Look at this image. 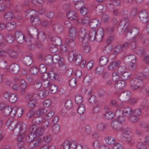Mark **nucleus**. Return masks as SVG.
Masks as SVG:
<instances>
[{"mask_svg": "<svg viewBox=\"0 0 149 149\" xmlns=\"http://www.w3.org/2000/svg\"><path fill=\"white\" fill-rule=\"evenodd\" d=\"M32 3L34 5L42 6L44 3L43 0H32Z\"/></svg>", "mask_w": 149, "mask_h": 149, "instance_id": "obj_44", "label": "nucleus"}, {"mask_svg": "<svg viewBox=\"0 0 149 149\" xmlns=\"http://www.w3.org/2000/svg\"><path fill=\"white\" fill-rule=\"evenodd\" d=\"M126 59L128 60L129 63L135 62L136 60V56L133 54L130 55L126 57Z\"/></svg>", "mask_w": 149, "mask_h": 149, "instance_id": "obj_39", "label": "nucleus"}, {"mask_svg": "<svg viewBox=\"0 0 149 149\" xmlns=\"http://www.w3.org/2000/svg\"><path fill=\"white\" fill-rule=\"evenodd\" d=\"M31 22L34 25H39L41 24V21L39 17L38 16H36L34 19H31Z\"/></svg>", "mask_w": 149, "mask_h": 149, "instance_id": "obj_42", "label": "nucleus"}, {"mask_svg": "<svg viewBox=\"0 0 149 149\" xmlns=\"http://www.w3.org/2000/svg\"><path fill=\"white\" fill-rule=\"evenodd\" d=\"M17 95L15 94H12L10 95L9 98V100L11 103H15L17 100Z\"/></svg>", "mask_w": 149, "mask_h": 149, "instance_id": "obj_53", "label": "nucleus"}, {"mask_svg": "<svg viewBox=\"0 0 149 149\" xmlns=\"http://www.w3.org/2000/svg\"><path fill=\"white\" fill-rule=\"evenodd\" d=\"M3 111V114L5 116H8L10 114V111H11V107L9 106L5 108Z\"/></svg>", "mask_w": 149, "mask_h": 149, "instance_id": "obj_36", "label": "nucleus"}, {"mask_svg": "<svg viewBox=\"0 0 149 149\" xmlns=\"http://www.w3.org/2000/svg\"><path fill=\"white\" fill-rule=\"evenodd\" d=\"M85 111L84 106L82 104H80L77 110V112L80 114L84 113Z\"/></svg>", "mask_w": 149, "mask_h": 149, "instance_id": "obj_54", "label": "nucleus"}, {"mask_svg": "<svg viewBox=\"0 0 149 149\" xmlns=\"http://www.w3.org/2000/svg\"><path fill=\"white\" fill-rule=\"evenodd\" d=\"M51 83V82L48 80L42 81L41 83V86L45 88H49Z\"/></svg>", "mask_w": 149, "mask_h": 149, "instance_id": "obj_64", "label": "nucleus"}, {"mask_svg": "<svg viewBox=\"0 0 149 149\" xmlns=\"http://www.w3.org/2000/svg\"><path fill=\"white\" fill-rule=\"evenodd\" d=\"M48 73L49 78L51 80L53 81L58 79V76L57 74H55L54 72L51 70Z\"/></svg>", "mask_w": 149, "mask_h": 149, "instance_id": "obj_29", "label": "nucleus"}, {"mask_svg": "<svg viewBox=\"0 0 149 149\" xmlns=\"http://www.w3.org/2000/svg\"><path fill=\"white\" fill-rule=\"evenodd\" d=\"M72 24L70 22L68 23L67 27L69 29V37L70 38L69 40L68 38L66 40V43L68 45L70 48H72L74 46L75 43L74 41V39L77 34V29L76 28L72 27Z\"/></svg>", "mask_w": 149, "mask_h": 149, "instance_id": "obj_2", "label": "nucleus"}, {"mask_svg": "<svg viewBox=\"0 0 149 149\" xmlns=\"http://www.w3.org/2000/svg\"><path fill=\"white\" fill-rule=\"evenodd\" d=\"M104 31L102 29H98L96 31V41L100 42L101 41L104 36Z\"/></svg>", "mask_w": 149, "mask_h": 149, "instance_id": "obj_17", "label": "nucleus"}, {"mask_svg": "<svg viewBox=\"0 0 149 149\" xmlns=\"http://www.w3.org/2000/svg\"><path fill=\"white\" fill-rule=\"evenodd\" d=\"M33 58L32 55L30 54L29 56H26L24 58V63L27 65H30L33 62Z\"/></svg>", "mask_w": 149, "mask_h": 149, "instance_id": "obj_19", "label": "nucleus"}, {"mask_svg": "<svg viewBox=\"0 0 149 149\" xmlns=\"http://www.w3.org/2000/svg\"><path fill=\"white\" fill-rule=\"evenodd\" d=\"M42 128L44 130L49 127V122L47 120L43 119L42 122Z\"/></svg>", "mask_w": 149, "mask_h": 149, "instance_id": "obj_63", "label": "nucleus"}, {"mask_svg": "<svg viewBox=\"0 0 149 149\" xmlns=\"http://www.w3.org/2000/svg\"><path fill=\"white\" fill-rule=\"evenodd\" d=\"M88 12V8L85 6L81 7L80 8V12L83 15L86 14Z\"/></svg>", "mask_w": 149, "mask_h": 149, "instance_id": "obj_61", "label": "nucleus"}, {"mask_svg": "<svg viewBox=\"0 0 149 149\" xmlns=\"http://www.w3.org/2000/svg\"><path fill=\"white\" fill-rule=\"evenodd\" d=\"M119 113L123 114L126 116H129L132 114V110L131 108L128 107L125 108L123 110H118L116 111V114L118 116Z\"/></svg>", "mask_w": 149, "mask_h": 149, "instance_id": "obj_11", "label": "nucleus"}, {"mask_svg": "<svg viewBox=\"0 0 149 149\" xmlns=\"http://www.w3.org/2000/svg\"><path fill=\"white\" fill-rule=\"evenodd\" d=\"M144 77H142L140 74L137 77L133 78L130 81V85L132 88L135 90L136 89L141 92L144 86L143 80Z\"/></svg>", "mask_w": 149, "mask_h": 149, "instance_id": "obj_4", "label": "nucleus"}, {"mask_svg": "<svg viewBox=\"0 0 149 149\" xmlns=\"http://www.w3.org/2000/svg\"><path fill=\"white\" fill-rule=\"evenodd\" d=\"M121 138L123 140L130 143L132 139V137L129 134L128 132H124L121 136Z\"/></svg>", "mask_w": 149, "mask_h": 149, "instance_id": "obj_18", "label": "nucleus"}, {"mask_svg": "<svg viewBox=\"0 0 149 149\" xmlns=\"http://www.w3.org/2000/svg\"><path fill=\"white\" fill-rule=\"evenodd\" d=\"M52 57V59L53 63H56L58 62L60 66V69H63L62 68L63 66H65V60L64 58L60 57L59 55L55 54Z\"/></svg>", "mask_w": 149, "mask_h": 149, "instance_id": "obj_6", "label": "nucleus"}, {"mask_svg": "<svg viewBox=\"0 0 149 149\" xmlns=\"http://www.w3.org/2000/svg\"><path fill=\"white\" fill-rule=\"evenodd\" d=\"M140 38L143 46H147L149 45V40L146 38L145 36L141 35Z\"/></svg>", "mask_w": 149, "mask_h": 149, "instance_id": "obj_26", "label": "nucleus"}, {"mask_svg": "<svg viewBox=\"0 0 149 149\" xmlns=\"http://www.w3.org/2000/svg\"><path fill=\"white\" fill-rule=\"evenodd\" d=\"M122 115V114H120V113H119L118 115V116L116 114V115L117 117V119H116V120L119 123H120L121 125L123 124L125 121V119L124 118L120 116Z\"/></svg>", "mask_w": 149, "mask_h": 149, "instance_id": "obj_45", "label": "nucleus"}, {"mask_svg": "<svg viewBox=\"0 0 149 149\" xmlns=\"http://www.w3.org/2000/svg\"><path fill=\"white\" fill-rule=\"evenodd\" d=\"M105 140L107 143L109 145L114 143L115 142V139L111 136H109L106 137Z\"/></svg>", "mask_w": 149, "mask_h": 149, "instance_id": "obj_52", "label": "nucleus"}, {"mask_svg": "<svg viewBox=\"0 0 149 149\" xmlns=\"http://www.w3.org/2000/svg\"><path fill=\"white\" fill-rule=\"evenodd\" d=\"M36 136L35 134L34 135V133H29L27 136L26 137V140L28 141L31 142L34 140V138Z\"/></svg>", "mask_w": 149, "mask_h": 149, "instance_id": "obj_50", "label": "nucleus"}, {"mask_svg": "<svg viewBox=\"0 0 149 149\" xmlns=\"http://www.w3.org/2000/svg\"><path fill=\"white\" fill-rule=\"evenodd\" d=\"M136 14V11L135 9L133 10L132 12H130L127 10H123L121 12V15L123 19L121 20L119 25H127L129 21L128 19V17H130L131 15L132 16H134Z\"/></svg>", "mask_w": 149, "mask_h": 149, "instance_id": "obj_5", "label": "nucleus"}, {"mask_svg": "<svg viewBox=\"0 0 149 149\" xmlns=\"http://www.w3.org/2000/svg\"><path fill=\"white\" fill-rule=\"evenodd\" d=\"M43 119L41 117H37L35 118L33 120V124L35 125L39 124L40 123H42Z\"/></svg>", "mask_w": 149, "mask_h": 149, "instance_id": "obj_43", "label": "nucleus"}, {"mask_svg": "<svg viewBox=\"0 0 149 149\" xmlns=\"http://www.w3.org/2000/svg\"><path fill=\"white\" fill-rule=\"evenodd\" d=\"M42 141L39 137L34 139L29 143V147L30 148H39L41 144Z\"/></svg>", "mask_w": 149, "mask_h": 149, "instance_id": "obj_7", "label": "nucleus"}, {"mask_svg": "<svg viewBox=\"0 0 149 149\" xmlns=\"http://www.w3.org/2000/svg\"><path fill=\"white\" fill-rule=\"evenodd\" d=\"M126 86V83L123 80H118L115 84V87L119 89H123Z\"/></svg>", "mask_w": 149, "mask_h": 149, "instance_id": "obj_20", "label": "nucleus"}, {"mask_svg": "<svg viewBox=\"0 0 149 149\" xmlns=\"http://www.w3.org/2000/svg\"><path fill=\"white\" fill-rule=\"evenodd\" d=\"M38 71L39 70L41 73H44L46 70V67L44 64H40L38 68Z\"/></svg>", "mask_w": 149, "mask_h": 149, "instance_id": "obj_59", "label": "nucleus"}, {"mask_svg": "<svg viewBox=\"0 0 149 149\" xmlns=\"http://www.w3.org/2000/svg\"><path fill=\"white\" fill-rule=\"evenodd\" d=\"M114 116V113L111 111L106 113L104 116V118L107 120L111 119L113 118Z\"/></svg>", "mask_w": 149, "mask_h": 149, "instance_id": "obj_34", "label": "nucleus"}, {"mask_svg": "<svg viewBox=\"0 0 149 149\" xmlns=\"http://www.w3.org/2000/svg\"><path fill=\"white\" fill-rule=\"evenodd\" d=\"M119 64V62L115 61L111 62L108 66V68L110 70H114L118 67Z\"/></svg>", "mask_w": 149, "mask_h": 149, "instance_id": "obj_32", "label": "nucleus"}, {"mask_svg": "<svg viewBox=\"0 0 149 149\" xmlns=\"http://www.w3.org/2000/svg\"><path fill=\"white\" fill-rule=\"evenodd\" d=\"M47 112V110L45 108L40 109L36 112V114L38 115H43Z\"/></svg>", "mask_w": 149, "mask_h": 149, "instance_id": "obj_62", "label": "nucleus"}, {"mask_svg": "<svg viewBox=\"0 0 149 149\" xmlns=\"http://www.w3.org/2000/svg\"><path fill=\"white\" fill-rule=\"evenodd\" d=\"M38 38L39 41L43 42L45 39L46 37L44 33L40 32L38 34Z\"/></svg>", "mask_w": 149, "mask_h": 149, "instance_id": "obj_51", "label": "nucleus"}, {"mask_svg": "<svg viewBox=\"0 0 149 149\" xmlns=\"http://www.w3.org/2000/svg\"><path fill=\"white\" fill-rule=\"evenodd\" d=\"M48 94V91L47 90H42L38 92V95L41 98H44L47 96Z\"/></svg>", "mask_w": 149, "mask_h": 149, "instance_id": "obj_30", "label": "nucleus"}, {"mask_svg": "<svg viewBox=\"0 0 149 149\" xmlns=\"http://www.w3.org/2000/svg\"><path fill=\"white\" fill-rule=\"evenodd\" d=\"M8 53L10 56L12 58H15L17 57V52L13 49L8 48Z\"/></svg>", "mask_w": 149, "mask_h": 149, "instance_id": "obj_33", "label": "nucleus"}, {"mask_svg": "<svg viewBox=\"0 0 149 149\" xmlns=\"http://www.w3.org/2000/svg\"><path fill=\"white\" fill-rule=\"evenodd\" d=\"M96 31L94 29H92L90 30L89 34V40L91 41H96Z\"/></svg>", "mask_w": 149, "mask_h": 149, "instance_id": "obj_24", "label": "nucleus"}, {"mask_svg": "<svg viewBox=\"0 0 149 149\" xmlns=\"http://www.w3.org/2000/svg\"><path fill=\"white\" fill-rule=\"evenodd\" d=\"M44 129L42 128H38L37 127V129L35 131L34 134H35V136H39L42 135L44 132Z\"/></svg>", "mask_w": 149, "mask_h": 149, "instance_id": "obj_40", "label": "nucleus"}, {"mask_svg": "<svg viewBox=\"0 0 149 149\" xmlns=\"http://www.w3.org/2000/svg\"><path fill=\"white\" fill-rule=\"evenodd\" d=\"M53 60L52 57L50 55L46 56L45 58V62L47 65H52L53 63Z\"/></svg>", "mask_w": 149, "mask_h": 149, "instance_id": "obj_35", "label": "nucleus"}, {"mask_svg": "<svg viewBox=\"0 0 149 149\" xmlns=\"http://www.w3.org/2000/svg\"><path fill=\"white\" fill-rule=\"evenodd\" d=\"M4 17L5 20L6 21H10L12 19L15 18V17L13 12H9L5 14Z\"/></svg>", "mask_w": 149, "mask_h": 149, "instance_id": "obj_27", "label": "nucleus"}, {"mask_svg": "<svg viewBox=\"0 0 149 149\" xmlns=\"http://www.w3.org/2000/svg\"><path fill=\"white\" fill-rule=\"evenodd\" d=\"M100 23V21L96 19L92 20L90 22V25L94 26H98Z\"/></svg>", "mask_w": 149, "mask_h": 149, "instance_id": "obj_57", "label": "nucleus"}, {"mask_svg": "<svg viewBox=\"0 0 149 149\" xmlns=\"http://www.w3.org/2000/svg\"><path fill=\"white\" fill-rule=\"evenodd\" d=\"M49 89L51 93H54L57 91V87L55 85L51 83L50 85L49 86Z\"/></svg>", "mask_w": 149, "mask_h": 149, "instance_id": "obj_38", "label": "nucleus"}, {"mask_svg": "<svg viewBox=\"0 0 149 149\" xmlns=\"http://www.w3.org/2000/svg\"><path fill=\"white\" fill-rule=\"evenodd\" d=\"M76 145L74 142L66 140V149H75Z\"/></svg>", "mask_w": 149, "mask_h": 149, "instance_id": "obj_22", "label": "nucleus"}, {"mask_svg": "<svg viewBox=\"0 0 149 149\" xmlns=\"http://www.w3.org/2000/svg\"><path fill=\"white\" fill-rule=\"evenodd\" d=\"M112 79L114 81H118L120 79V77L118 73L116 72H114L112 74Z\"/></svg>", "mask_w": 149, "mask_h": 149, "instance_id": "obj_48", "label": "nucleus"}, {"mask_svg": "<svg viewBox=\"0 0 149 149\" xmlns=\"http://www.w3.org/2000/svg\"><path fill=\"white\" fill-rule=\"evenodd\" d=\"M104 70L103 66H100L97 67L96 70V74L98 75H100Z\"/></svg>", "mask_w": 149, "mask_h": 149, "instance_id": "obj_60", "label": "nucleus"}, {"mask_svg": "<svg viewBox=\"0 0 149 149\" xmlns=\"http://www.w3.org/2000/svg\"><path fill=\"white\" fill-rule=\"evenodd\" d=\"M19 66L16 63H13L9 66V70L11 73H17L19 71Z\"/></svg>", "mask_w": 149, "mask_h": 149, "instance_id": "obj_12", "label": "nucleus"}, {"mask_svg": "<svg viewBox=\"0 0 149 149\" xmlns=\"http://www.w3.org/2000/svg\"><path fill=\"white\" fill-rule=\"evenodd\" d=\"M139 17L140 21L142 23H145L148 21V22H149V21H148V13L145 10L141 11L139 13Z\"/></svg>", "mask_w": 149, "mask_h": 149, "instance_id": "obj_9", "label": "nucleus"}, {"mask_svg": "<svg viewBox=\"0 0 149 149\" xmlns=\"http://www.w3.org/2000/svg\"><path fill=\"white\" fill-rule=\"evenodd\" d=\"M26 125L25 123H21L19 124L13 132L15 135L19 136L17 140L18 142L22 141L24 137L25 136L26 132H25Z\"/></svg>", "mask_w": 149, "mask_h": 149, "instance_id": "obj_1", "label": "nucleus"}, {"mask_svg": "<svg viewBox=\"0 0 149 149\" xmlns=\"http://www.w3.org/2000/svg\"><path fill=\"white\" fill-rule=\"evenodd\" d=\"M74 51L66 49V55L67 59L70 62L74 61L76 65H79L81 63L82 59V56L80 54H75Z\"/></svg>", "mask_w": 149, "mask_h": 149, "instance_id": "obj_3", "label": "nucleus"}, {"mask_svg": "<svg viewBox=\"0 0 149 149\" xmlns=\"http://www.w3.org/2000/svg\"><path fill=\"white\" fill-rule=\"evenodd\" d=\"M127 31L130 33H132L134 36H137L139 33V30L136 28L129 27L126 28Z\"/></svg>", "mask_w": 149, "mask_h": 149, "instance_id": "obj_25", "label": "nucleus"}, {"mask_svg": "<svg viewBox=\"0 0 149 149\" xmlns=\"http://www.w3.org/2000/svg\"><path fill=\"white\" fill-rule=\"evenodd\" d=\"M137 65L135 62L129 63L128 68L130 70L134 71L136 69Z\"/></svg>", "mask_w": 149, "mask_h": 149, "instance_id": "obj_55", "label": "nucleus"}, {"mask_svg": "<svg viewBox=\"0 0 149 149\" xmlns=\"http://www.w3.org/2000/svg\"><path fill=\"white\" fill-rule=\"evenodd\" d=\"M36 101L35 100H30L28 103V107L31 108H33L36 106Z\"/></svg>", "mask_w": 149, "mask_h": 149, "instance_id": "obj_47", "label": "nucleus"}, {"mask_svg": "<svg viewBox=\"0 0 149 149\" xmlns=\"http://www.w3.org/2000/svg\"><path fill=\"white\" fill-rule=\"evenodd\" d=\"M111 126L112 129L118 131L122 129L121 125L115 119L112 121Z\"/></svg>", "mask_w": 149, "mask_h": 149, "instance_id": "obj_16", "label": "nucleus"}, {"mask_svg": "<svg viewBox=\"0 0 149 149\" xmlns=\"http://www.w3.org/2000/svg\"><path fill=\"white\" fill-rule=\"evenodd\" d=\"M122 46L121 45L118 44L115 47L113 50V54L116 55L123 51Z\"/></svg>", "mask_w": 149, "mask_h": 149, "instance_id": "obj_28", "label": "nucleus"}, {"mask_svg": "<svg viewBox=\"0 0 149 149\" xmlns=\"http://www.w3.org/2000/svg\"><path fill=\"white\" fill-rule=\"evenodd\" d=\"M107 126L105 124L103 123L98 124L97 126V130L100 132H103L104 131L106 128Z\"/></svg>", "mask_w": 149, "mask_h": 149, "instance_id": "obj_31", "label": "nucleus"}, {"mask_svg": "<svg viewBox=\"0 0 149 149\" xmlns=\"http://www.w3.org/2000/svg\"><path fill=\"white\" fill-rule=\"evenodd\" d=\"M108 61V58L106 56H103L102 57L100 60V64L103 66L106 65Z\"/></svg>", "mask_w": 149, "mask_h": 149, "instance_id": "obj_37", "label": "nucleus"}, {"mask_svg": "<svg viewBox=\"0 0 149 149\" xmlns=\"http://www.w3.org/2000/svg\"><path fill=\"white\" fill-rule=\"evenodd\" d=\"M33 88L36 89H39L41 86V83L40 81L38 80H36L35 81L33 84Z\"/></svg>", "mask_w": 149, "mask_h": 149, "instance_id": "obj_46", "label": "nucleus"}, {"mask_svg": "<svg viewBox=\"0 0 149 149\" xmlns=\"http://www.w3.org/2000/svg\"><path fill=\"white\" fill-rule=\"evenodd\" d=\"M104 8L103 5H101L97 6L95 8V11L99 15L103 13Z\"/></svg>", "mask_w": 149, "mask_h": 149, "instance_id": "obj_41", "label": "nucleus"}, {"mask_svg": "<svg viewBox=\"0 0 149 149\" xmlns=\"http://www.w3.org/2000/svg\"><path fill=\"white\" fill-rule=\"evenodd\" d=\"M130 97V92L129 91H125L120 94L118 98L121 102H125L128 100Z\"/></svg>", "mask_w": 149, "mask_h": 149, "instance_id": "obj_8", "label": "nucleus"}, {"mask_svg": "<svg viewBox=\"0 0 149 149\" xmlns=\"http://www.w3.org/2000/svg\"><path fill=\"white\" fill-rule=\"evenodd\" d=\"M93 146L95 149H110L109 147L107 145L99 143L97 141L93 142Z\"/></svg>", "mask_w": 149, "mask_h": 149, "instance_id": "obj_10", "label": "nucleus"}, {"mask_svg": "<svg viewBox=\"0 0 149 149\" xmlns=\"http://www.w3.org/2000/svg\"><path fill=\"white\" fill-rule=\"evenodd\" d=\"M15 36L18 43H22L25 41V37L23 33L19 31L15 33Z\"/></svg>", "mask_w": 149, "mask_h": 149, "instance_id": "obj_13", "label": "nucleus"}, {"mask_svg": "<svg viewBox=\"0 0 149 149\" xmlns=\"http://www.w3.org/2000/svg\"><path fill=\"white\" fill-rule=\"evenodd\" d=\"M51 41L52 43L56 45H60L61 44L62 40L58 36L52 37L51 39Z\"/></svg>", "mask_w": 149, "mask_h": 149, "instance_id": "obj_23", "label": "nucleus"}, {"mask_svg": "<svg viewBox=\"0 0 149 149\" xmlns=\"http://www.w3.org/2000/svg\"><path fill=\"white\" fill-rule=\"evenodd\" d=\"M86 29L84 28H80L78 33V38L80 41H82L85 38L86 35Z\"/></svg>", "mask_w": 149, "mask_h": 149, "instance_id": "obj_14", "label": "nucleus"}, {"mask_svg": "<svg viewBox=\"0 0 149 149\" xmlns=\"http://www.w3.org/2000/svg\"><path fill=\"white\" fill-rule=\"evenodd\" d=\"M52 127V131L53 132L54 134H57L59 132L60 129L59 126L57 124L56 125H53L51 126Z\"/></svg>", "mask_w": 149, "mask_h": 149, "instance_id": "obj_56", "label": "nucleus"}, {"mask_svg": "<svg viewBox=\"0 0 149 149\" xmlns=\"http://www.w3.org/2000/svg\"><path fill=\"white\" fill-rule=\"evenodd\" d=\"M121 78L124 80H129L130 78V76L131 74L127 71H120Z\"/></svg>", "mask_w": 149, "mask_h": 149, "instance_id": "obj_21", "label": "nucleus"}, {"mask_svg": "<svg viewBox=\"0 0 149 149\" xmlns=\"http://www.w3.org/2000/svg\"><path fill=\"white\" fill-rule=\"evenodd\" d=\"M66 15L68 19L71 20H75L77 17V13L73 10L69 11L67 12Z\"/></svg>", "mask_w": 149, "mask_h": 149, "instance_id": "obj_15", "label": "nucleus"}, {"mask_svg": "<svg viewBox=\"0 0 149 149\" xmlns=\"http://www.w3.org/2000/svg\"><path fill=\"white\" fill-rule=\"evenodd\" d=\"M75 100L76 104L80 105L83 101V97L80 95H77L75 97Z\"/></svg>", "mask_w": 149, "mask_h": 149, "instance_id": "obj_49", "label": "nucleus"}, {"mask_svg": "<svg viewBox=\"0 0 149 149\" xmlns=\"http://www.w3.org/2000/svg\"><path fill=\"white\" fill-rule=\"evenodd\" d=\"M7 24V29L9 31H11L13 30L15 27L16 23L15 22H13L12 23L10 22L8 23Z\"/></svg>", "mask_w": 149, "mask_h": 149, "instance_id": "obj_58", "label": "nucleus"}]
</instances>
